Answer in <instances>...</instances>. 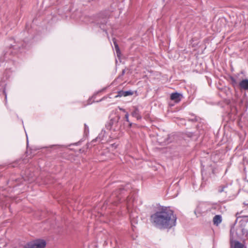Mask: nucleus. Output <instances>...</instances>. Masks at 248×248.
Returning a JSON list of instances; mask_svg holds the SVG:
<instances>
[{
    "mask_svg": "<svg viewBox=\"0 0 248 248\" xmlns=\"http://www.w3.org/2000/svg\"><path fill=\"white\" fill-rule=\"evenodd\" d=\"M131 124H131V123H129V125H130V126L131 125Z\"/></svg>",
    "mask_w": 248,
    "mask_h": 248,
    "instance_id": "nucleus-15",
    "label": "nucleus"
},
{
    "mask_svg": "<svg viewBox=\"0 0 248 248\" xmlns=\"http://www.w3.org/2000/svg\"><path fill=\"white\" fill-rule=\"evenodd\" d=\"M120 110H123L124 112H125V110H124V109H121H121H120Z\"/></svg>",
    "mask_w": 248,
    "mask_h": 248,
    "instance_id": "nucleus-13",
    "label": "nucleus"
},
{
    "mask_svg": "<svg viewBox=\"0 0 248 248\" xmlns=\"http://www.w3.org/2000/svg\"><path fill=\"white\" fill-rule=\"evenodd\" d=\"M231 80H232V83L235 82V78H231Z\"/></svg>",
    "mask_w": 248,
    "mask_h": 248,
    "instance_id": "nucleus-11",
    "label": "nucleus"
},
{
    "mask_svg": "<svg viewBox=\"0 0 248 248\" xmlns=\"http://www.w3.org/2000/svg\"><path fill=\"white\" fill-rule=\"evenodd\" d=\"M214 224L218 226L222 222V217L220 215H216L213 219Z\"/></svg>",
    "mask_w": 248,
    "mask_h": 248,
    "instance_id": "nucleus-6",
    "label": "nucleus"
},
{
    "mask_svg": "<svg viewBox=\"0 0 248 248\" xmlns=\"http://www.w3.org/2000/svg\"><path fill=\"white\" fill-rule=\"evenodd\" d=\"M239 86L241 89L248 90V79L246 78L242 80L239 83Z\"/></svg>",
    "mask_w": 248,
    "mask_h": 248,
    "instance_id": "nucleus-7",
    "label": "nucleus"
},
{
    "mask_svg": "<svg viewBox=\"0 0 248 248\" xmlns=\"http://www.w3.org/2000/svg\"><path fill=\"white\" fill-rule=\"evenodd\" d=\"M134 94V92L131 90L129 91H120L118 92V94L115 96V98L122 96H127L132 95Z\"/></svg>",
    "mask_w": 248,
    "mask_h": 248,
    "instance_id": "nucleus-3",
    "label": "nucleus"
},
{
    "mask_svg": "<svg viewBox=\"0 0 248 248\" xmlns=\"http://www.w3.org/2000/svg\"><path fill=\"white\" fill-rule=\"evenodd\" d=\"M46 245V242L43 240H37L33 242L27 244L24 248H44Z\"/></svg>",
    "mask_w": 248,
    "mask_h": 248,
    "instance_id": "nucleus-2",
    "label": "nucleus"
},
{
    "mask_svg": "<svg viewBox=\"0 0 248 248\" xmlns=\"http://www.w3.org/2000/svg\"><path fill=\"white\" fill-rule=\"evenodd\" d=\"M131 115L133 117H136L138 120L141 118L140 115L139 110L137 108H134V110L132 112Z\"/></svg>",
    "mask_w": 248,
    "mask_h": 248,
    "instance_id": "nucleus-8",
    "label": "nucleus"
},
{
    "mask_svg": "<svg viewBox=\"0 0 248 248\" xmlns=\"http://www.w3.org/2000/svg\"><path fill=\"white\" fill-rule=\"evenodd\" d=\"M125 120H126V122L129 123V114H128V113L127 112L125 115Z\"/></svg>",
    "mask_w": 248,
    "mask_h": 248,
    "instance_id": "nucleus-10",
    "label": "nucleus"
},
{
    "mask_svg": "<svg viewBox=\"0 0 248 248\" xmlns=\"http://www.w3.org/2000/svg\"><path fill=\"white\" fill-rule=\"evenodd\" d=\"M152 224L159 229H170L176 225V217L172 210L162 208L151 216Z\"/></svg>",
    "mask_w": 248,
    "mask_h": 248,
    "instance_id": "nucleus-1",
    "label": "nucleus"
},
{
    "mask_svg": "<svg viewBox=\"0 0 248 248\" xmlns=\"http://www.w3.org/2000/svg\"><path fill=\"white\" fill-rule=\"evenodd\" d=\"M182 95L179 93H172L170 95V99L174 101L175 103H178L181 99Z\"/></svg>",
    "mask_w": 248,
    "mask_h": 248,
    "instance_id": "nucleus-4",
    "label": "nucleus"
},
{
    "mask_svg": "<svg viewBox=\"0 0 248 248\" xmlns=\"http://www.w3.org/2000/svg\"><path fill=\"white\" fill-rule=\"evenodd\" d=\"M5 99H7V95L5 94Z\"/></svg>",
    "mask_w": 248,
    "mask_h": 248,
    "instance_id": "nucleus-14",
    "label": "nucleus"
},
{
    "mask_svg": "<svg viewBox=\"0 0 248 248\" xmlns=\"http://www.w3.org/2000/svg\"><path fill=\"white\" fill-rule=\"evenodd\" d=\"M114 45H115V49H116L117 55L118 56L119 54V52H120V50H119L118 46L116 43H114Z\"/></svg>",
    "mask_w": 248,
    "mask_h": 248,
    "instance_id": "nucleus-9",
    "label": "nucleus"
},
{
    "mask_svg": "<svg viewBox=\"0 0 248 248\" xmlns=\"http://www.w3.org/2000/svg\"><path fill=\"white\" fill-rule=\"evenodd\" d=\"M224 191V190H223V188H222L221 189H219V192H222V191Z\"/></svg>",
    "mask_w": 248,
    "mask_h": 248,
    "instance_id": "nucleus-12",
    "label": "nucleus"
},
{
    "mask_svg": "<svg viewBox=\"0 0 248 248\" xmlns=\"http://www.w3.org/2000/svg\"><path fill=\"white\" fill-rule=\"evenodd\" d=\"M231 248H246L243 244L237 241H234L231 244Z\"/></svg>",
    "mask_w": 248,
    "mask_h": 248,
    "instance_id": "nucleus-5",
    "label": "nucleus"
}]
</instances>
